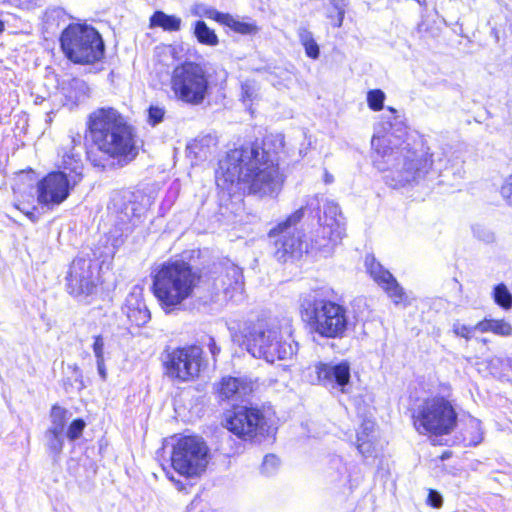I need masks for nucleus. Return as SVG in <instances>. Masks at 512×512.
Listing matches in <instances>:
<instances>
[{"label": "nucleus", "mask_w": 512, "mask_h": 512, "mask_svg": "<svg viewBox=\"0 0 512 512\" xmlns=\"http://www.w3.org/2000/svg\"><path fill=\"white\" fill-rule=\"evenodd\" d=\"M408 128L404 120L394 108L389 107L381 115V120L374 128L371 146L374 149V165L385 172V183L394 189L418 184L430 169L437 171L440 176L452 174L460 179L463 177V163H451L450 159L443 161L438 153L418 154L411 151L406 144Z\"/></svg>", "instance_id": "1"}, {"label": "nucleus", "mask_w": 512, "mask_h": 512, "mask_svg": "<svg viewBox=\"0 0 512 512\" xmlns=\"http://www.w3.org/2000/svg\"><path fill=\"white\" fill-rule=\"evenodd\" d=\"M243 184L249 193L260 197H276L283 186L277 156L268 142H249L230 150L219 162L217 181Z\"/></svg>", "instance_id": "2"}, {"label": "nucleus", "mask_w": 512, "mask_h": 512, "mask_svg": "<svg viewBox=\"0 0 512 512\" xmlns=\"http://www.w3.org/2000/svg\"><path fill=\"white\" fill-rule=\"evenodd\" d=\"M87 131L94 145L109 156L125 163L136 158L138 148L134 128L115 108L101 107L90 113Z\"/></svg>", "instance_id": "3"}, {"label": "nucleus", "mask_w": 512, "mask_h": 512, "mask_svg": "<svg viewBox=\"0 0 512 512\" xmlns=\"http://www.w3.org/2000/svg\"><path fill=\"white\" fill-rule=\"evenodd\" d=\"M244 345L254 357L268 363L289 360L297 353L298 344L292 338V325L289 319L258 320L243 330Z\"/></svg>", "instance_id": "4"}, {"label": "nucleus", "mask_w": 512, "mask_h": 512, "mask_svg": "<svg viewBox=\"0 0 512 512\" xmlns=\"http://www.w3.org/2000/svg\"><path fill=\"white\" fill-rule=\"evenodd\" d=\"M199 281L200 275L187 262L168 261L155 271L152 289L162 310L170 314L184 308Z\"/></svg>", "instance_id": "5"}, {"label": "nucleus", "mask_w": 512, "mask_h": 512, "mask_svg": "<svg viewBox=\"0 0 512 512\" xmlns=\"http://www.w3.org/2000/svg\"><path fill=\"white\" fill-rule=\"evenodd\" d=\"M81 144V135L72 136L64 148L62 167L65 171L47 174L37 184V201L42 206L53 209L63 203L71 190L82 180L83 162L76 146Z\"/></svg>", "instance_id": "6"}, {"label": "nucleus", "mask_w": 512, "mask_h": 512, "mask_svg": "<svg viewBox=\"0 0 512 512\" xmlns=\"http://www.w3.org/2000/svg\"><path fill=\"white\" fill-rule=\"evenodd\" d=\"M300 310L315 332L323 337H342L347 329L346 309L323 297L319 289L300 296Z\"/></svg>", "instance_id": "7"}, {"label": "nucleus", "mask_w": 512, "mask_h": 512, "mask_svg": "<svg viewBox=\"0 0 512 512\" xmlns=\"http://www.w3.org/2000/svg\"><path fill=\"white\" fill-rule=\"evenodd\" d=\"M305 211L315 212L319 228L311 239L312 249L328 256L345 235V221L339 205L323 195H313L307 199Z\"/></svg>", "instance_id": "8"}, {"label": "nucleus", "mask_w": 512, "mask_h": 512, "mask_svg": "<svg viewBox=\"0 0 512 512\" xmlns=\"http://www.w3.org/2000/svg\"><path fill=\"white\" fill-rule=\"evenodd\" d=\"M65 56L74 63L92 64L104 56V42L99 32L87 24H70L60 37Z\"/></svg>", "instance_id": "9"}, {"label": "nucleus", "mask_w": 512, "mask_h": 512, "mask_svg": "<svg viewBox=\"0 0 512 512\" xmlns=\"http://www.w3.org/2000/svg\"><path fill=\"white\" fill-rule=\"evenodd\" d=\"M412 419L420 434L447 435L457 423V413L452 403L442 396L424 399L413 410Z\"/></svg>", "instance_id": "10"}, {"label": "nucleus", "mask_w": 512, "mask_h": 512, "mask_svg": "<svg viewBox=\"0 0 512 512\" xmlns=\"http://www.w3.org/2000/svg\"><path fill=\"white\" fill-rule=\"evenodd\" d=\"M170 85L179 101L193 106L202 104L209 94L208 75L201 65L194 62L176 66Z\"/></svg>", "instance_id": "11"}, {"label": "nucleus", "mask_w": 512, "mask_h": 512, "mask_svg": "<svg viewBox=\"0 0 512 512\" xmlns=\"http://www.w3.org/2000/svg\"><path fill=\"white\" fill-rule=\"evenodd\" d=\"M304 216V209L299 208L287 219L270 230L269 237L275 239V256L279 261L286 262L290 258H299L304 253H319L312 249L311 242L302 240L301 232L295 225Z\"/></svg>", "instance_id": "12"}, {"label": "nucleus", "mask_w": 512, "mask_h": 512, "mask_svg": "<svg viewBox=\"0 0 512 512\" xmlns=\"http://www.w3.org/2000/svg\"><path fill=\"white\" fill-rule=\"evenodd\" d=\"M208 463V447L197 436L177 440L171 452V465L180 475L193 477L203 472Z\"/></svg>", "instance_id": "13"}, {"label": "nucleus", "mask_w": 512, "mask_h": 512, "mask_svg": "<svg viewBox=\"0 0 512 512\" xmlns=\"http://www.w3.org/2000/svg\"><path fill=\"white\" fill-rule=\"evenodd\" d=\"M225 427L244 441L269 435L271 424L264 411L254 406H237L225 417Z\"/></svg>", "instance_id": "14"}, {"label": "nucleus", "mask_w": 512, "mask_h": 512, "mask_svg": "<svg viewBox=\"0 0 512 512\" xmlns=\"http://www.w3.org/2000/svg\"><path fill=\"white\" fill-rule=\"evenodd\" d=\"M202 355L203 349L197 345L174 349L164 360L165 374L179 382L194 380L204 365Z\"/></svg>", "instance_id": "15"}, {"label": "nucleus", "mask_w": 512, "mask_h": 512, "mask_svg": "<svg viewBox=\"0 0 512 512\" xmlns=\"http://www.w3.org/2000/svg\"><path fill=\"white\" fill-rule=\"evenodd\" d=\"M350 371V364L347 361L316 362L306 369L305 377L309 383L321 385L331 392L347 393L350 387Z\"/></svg>", "instance_id": "16"}, {"label": "nucleus", "mask_w": 512, "mask_h": 512, "mask_svg": "<svg viewBox=\"0 0 512 512\" xmlns=\"http://www.w3.org/2000/svg\"><path fill=\"white\" fill-rule=\"evenodd\" d=\"M108 209L115 215V223L122 233L136 226L145 213L144 207L132 200V194L117 192L112 196Z\"/></svg>", "instance_id": "17"}, {"label": "nucleus", "mask_w": 512, "mask_h": 512, "mask_svg": "<svg viewBox=\"0 0 512 512\" xmlns=\"http://www.w3.org/2000/svg\"><path fill=\"white\" fill-rule=\"evenodd\" d=\"M66 280L70 294L74 296L91 294L95 288L93 261L84 257L74 259Z\"/></svg>", "instance_id": "18"}, {"label": "nucleus", "mask_w": 512, "mask_h": 512, "mask_svg": "<svg viewBox=\"0 0 512 512\" xmlns=\"http://www.w3.org/2000/svg\"><path fill=\"white\" fill-rule=\"evenodd\" d=\"M365 266L371 278L382 287L394 304L399 305L406 302L404 289L394 276L376 261L373 255H366Z\"/></svg>", "instance_id": "19"}, {"label": "nucleus", "mask_w": 512, "mask_h": 512, "mask_svg": "<svg viewBox=\"0 0 512 512\" xmlns=\"http://www.w3.org/2000/svg\"><path fill=\"white\" fill-rule=\"evenodd\" d=\"M123 311L129 321L139 327L148 323L151 318L150 311L141 297L140 290H134L127 296Z\"/></svg>", "instance_id": "20"}, {"label": "nucleus", "mask_w": 512, "mask_h": 512, "mask_svg": "<svg viewBox=\"0 0 512 512\" xmlns=\"http://www.w3.org/2000/svg\"><path fill=\"white\" fill-rule=\"evenodd\" d=\"M252 391L251 382L239 377H223L218 392L222 399L238 400Z\"/></svg>", "instance_id": "21"}, {"label": "nucleus", "mask_w": 512, "mask_h": 512, "mask_svg": "<svg viewBox=\"0 0 512 512\" xmlns=\"http://www.w3.org/2000/svg\"><path fill=\"white\" fill-rule=\"evenodd\" d=\"M374 430L375 423L371 419H364L357 430L356 447L364 457L370 456L374 451Z\"/></svg>", "instance_id": "22"}, {"label": "nucleus", "mask_w": 512, "mask_h": 512, "mask_svg": "<svg viewBox=\"0 0 512 512\" xmlns=\"http://www.w3.org/2000/svg\"><path fill=\"white\" fill-rule=\"evenodd\" d=\"M217 145V138L211 134L198 136L187 145V150L198 160H205Z\"/></svg>", "instance_id": "23"}, {"label": "nucleus", "mask_w": 512, "mask_h": 512, "mask_svg": "<svg viewBox=\"0 0 512 512\" xmlns=\"http://www.w3.org/2000/svg\"><path fill=\"white\" fill-rule=\"evenodd\" d=\"M222 290L225 294L230 291L242 293L243 291V274L242 270L235 265H230L226 268V273L221 278Z\"/></svg>", "instance_id": "24"}, {"label": "nucleus", "mask_w": 512, "mask_h": 512, "mask_svg": "<svg viewBox=\"0 0 512 512\" xmlns=\"http://www.w3.org/2000/svg\"><path fill=\"white\" fill-rule=\"evenodd\" d=\"M182 20L175 15H168L163 11H156L150 17V27H161L164 31L176 32L181 29Z\"/></svg>", "instance_id": "25"}, {"label": "nucleus", "mask_w": 512, "mask_h": 512, "mask_svg": "<svg viewBox=\"0 0 512 512\" xmlns=\"http://www.w3.org/2000/svg\"><path fill=\"white\" fill-rule=\"evenodd\" d=\"M475 328L482 333L492 332L503 337L512 335V325L504 319H484L477 323Z\"/></svg>", "instance_id": "26"}, {"label": "nucleus", "mask_w": 512, "mask_h": 512, "mask_svg": "<svg viewBox=\"0 0 512 512\" xmlns=\"http://www.w3.org/2000/svg\"><path fill=\"white\" fill-rule=\"evenodd\" d=\"M70 413L63 407L54 405L50 412V426L48 431L64 434Z\"/></svg>", "instance_id": "27"}, {"label": "nucleus", "mask_w": 512, "mask_h": 512, "mask_svg": "<svg viewBox=\"0 0 512 512\" xmlns=\"http://www.w3.org/2000/svg\"><path fill=\"white\" fill-rule=\"evenodd\" d=\"M220 23L243 35L255 34L258 31V28L254 23L240 21L227 13L223 14Z\"/></svg>", "instance_id": "28"}, {"label": "nucleus", "mask_w": 512, "mask_h": 512, "mask_svg": "<svg viewBox=\"0 0 512 512\" xmlns=\"http://www.w3.org/2000/svg\"><path fill=\"white\" fill-rule=\"evenodd\" d=\"M194 34L197 40L205 45L215 46L218 44V37L215 32L210 29L204 21H197L195 24Z\"/></svg>", "instance_id": "29"}, {"label": "nucleus", "mask_w": 512, "mask_h": 512, "mask_svg": "<svg viewBox=\"0 0 512 512\" xmlns=\"http://www.w3.org/2000/svg\"><path fill=\"white\" fill-rule=\"evenodd\" d=\"M45 446L53 458L58 457L64 446V434L46 430Z\"/></svg>", "instance_id": "30"}, {"label": "nucleus", "mask_w": 512, "mask_h": 512, "mask_svg": "<svg viewBox=\"0 0 512 512\" xmlns=\"http://www.w3.org/2000/svg\"><path fill=\"white\" fill-rule=\"evenodd\" d=\"M464 440L467 441L468 446H477L482 442L483 432L481 422L478 419L472 418L469 420Z\"/></svg>", "instance_id": "31"}, {"label": "nucleus", "mask_w": 512, "mask_h": 512, "mask_svg": "<svg viewBox=\"0 0 512 512\" xmlns=\"http://www.w3.org/2000/svg\"><path fill=\"white\" fill-rule=\"evenodd\" d=\"M494 302L504 310L512 308V294L504 283L496 285L492 292Z\"/></svg>", "instance_id": "32"}, {"label": "nucleus", "mask_w": 512, "mask_h": 512, "mask_svg": "<svg viewBox=\"0 0 512 512\" xmlns=\"http://www.w3.org/2000/svg\"><path fill=\"white\" fill-rule=\"evenodd\" d=\"M259 85L255 80L247 79L241 83V100L244 104H251L258 99Z\"/></svg>", "instance_id": "33"}, {"label": "nucleus", "mask_w": 512, "mask_h": 512, "mask_svg": "<svg viewBox=\"0 0 512 512\" xmlns=\"http://www.w3.org/2000/svg\"><path fill=\"white\" fill-rule=\"evenodd\" d=\"M192 13L195 16L206 17V18H209V19H213V20H216L219 23H220V21H221V19L223 17V14H224V13H221V12L217 11L216 9H214L212 7H208V6L204 5V4H196L192 8Z\"/></svg>", "instance_id": "34"}, {"label": "nucleus", "mask_w": 512, "mask_h": 512, "mask_svg": "<svg viewBox=\"0 0 512 512\" xmlns=\"http://www.w3.org/2000/svg\"><path fill=\"white\" fill-rule=\"evenodd\" d=\"M385 93L380 89L370 90L367 93V103L371 110L380 111L384 106Z\"/></svg>", "instance_id": "35"}, {"label": "nucleus", "mask_w": 512, "mask_h": 512, "mask_svg": "<svg viewBox=\"0 0 512 512\" xmlns=\"http://www.w3.org/2000/svg\"><path fill=\"white\" fill-rule=\"evenodd\" d=\"M147 112V121L153 127L163 122L166 114L165 108L159 105H150Z\"/></svg>", "instance_id": "36"}, {"label": "nucleus", "mask_w": 512, "mask_h": 512, "mask_svg": "<svg viewBox=\"0 0 512 512\" xmlns=\"http://www.w3.org/2000/svg\"><path fill=\"white\" fill-rule=\"evenodd\" d=\"M86 426L83 419H74L67 428L66 436L69 440L74 441L78 439Z\"/></svg>", "instance_id": "37"}, {"label": "nucleus", "mask_w": 512, "mask_h": 512, "mask_svg": "<svg viewBox=\"0 0 512 512\" xmlns=\"http://www.w3.org/2000/svg\"><path fill=\"white\" fill-rule=\"evenodd\" d=\"M280 465V460L276 455L269 454L264 457L262 462L261 471L265 475L274 474Z\"/></svg>", "instance_id": "38"}, {"label": "nucleus", "mask_w": 512, "mask_h": 512, "mask_svg": "<svg viewBox=\"0 0 512 512\" xmlns=\"http://www.w3.org/2000/svg\"><path fill=\"white\" fill-rule=\"evenodd\" d=\"M200 343L202 346L207 347L212 357L215 359L220 353L221 349L217 345L216 340L211 335H204L201 337Z\"/></svg>", "instance_id": "39"}, {"label": "nucleus", "mask_w": 512, "mask_h": 512, "mask_svg": "<svg viewBox=\"0 0 512 512\" xmlns=\"http://www.w3.org/2000/svg\"><path fill=\"white\" fill-rule=\"evenodd\" d=\"M477 330L474 327L472 326H468V325H465V324H461L459 322H456L453 324V331L454 333L457 335V336H460V337H463L467 340L471 339L472 336H473V332Z\"/></svg>", "instance_id": "40"}, {"label": "nucleus", "mask_w": 512, "mask_h": 512, "mask_svg": "<svg viewBox=\"0 0 512 512\" xmlns=\"http://www.w3.org/2000/svg\"><path fill=\"white\" fill-rule=\"evenodd\" d=\"M328 1L330 4V7H332L335 11H338L337 24H343L346 7L348 5V0H328Z\"/></svg>", "instance_id": "41"}, {"label": "nucleus", "mask_w": 512, "mask_h": 512, "mask_svg": "<svg viewBox=\"0 0 512 512\" xmlns=\"http://www.w3.org/2000/svg\"><path fill=\"white\" fill-rule=\"evenodd\" d=\"M93 353L96 360L105 359L104 357V339L101 335L94 337L92 345Z\"/></svg>", "instance_id": "42"}, {"label": "nucleus", "mask_w": 512, "mask_h": 512, "mask_svg": "<svg viewBox=\"0 0 512 512\" xmlns=\"http://www.w3.org/2000/svg\"><path fill=\"white\" fill-rule=\"evenodd\" d=\"M503 199L512 206V175L508 176L501 187Z\"/></svg>", "instance_id": "43"}, {"label": "nucleus", "mask_w": 512, "mask_h": 512, "mask_svg": "<svg viewBox=\"0 0 512 512\" xmlns=\"http://www.w3.org/2000/svg\"><path fill=\"white\" fill-rule=\"evenodd\" d=\"M304 48H305V53L308 57H310L312 59H317L319 57L320 49L315 40L304 45Z\"/></svg>", "instance_id": "44"}, {"label": "nucleus", "mask_w": 512, "mask_h": 512, "mask_svg": "<svg viewBox=\"0 0 512 512\" xmlns=\"http://www.w3.org/2000/svg\"><path fill=\"white\" fill-rule=\"evenodd\" d=\"M443 498L440 493L435 490H430L428 494V504L434 508L442 506Z\"/></svg>", "instance_id": "45"}, {"label": "nucleus", "mask_w": 512, "mask_h": 512, "mask_svg": "<svg viewBox=\"0 0 512 512\" xmlns=\"http://www.w3.org/2000/svg\"><path fill=\"white\" fill-rule=\"evenodd\" d=\"M298 37H299V40L301 42V44L304 46L306 45L307 43H310L311 41L314 40V37H313V34L311 31H309L307 28L305 27H300L298 29Z\"/></svg>", "instance_id": "46"}, {"label": "nucleus", "mask_w": 512, "mask_h": 512, "mask_svg": "<svg viewBox=\"0 0 512 512\" xmlns=\"http://www.w3.org/2000/svg\"><path fill=\"white\" fill-rule=\"evenodd\" d=\"M69 368L72 370L75 382L78 383V389L81 390L85 388L84 382H83V375L80 370V368L77 365L69 366Z\"/></svg>", "instance_id": "47"}, {"label": "nucleus", "mask_w": 512, "mask_h": 512, "mask_svg": "<svg viewBox=\"0 0 512 512\" xmlns=\"http://www.w3.org/2000/svg\"><path fill=\"white\" fill-rule=\"evenodd\" d=\"M338 11H335L332 7H329L326 11V17L329 19L331 25L336 28H340L342 24H337L338 22Z\"/></svg>", "instance_id": "48"}, {"label": "nucleus", "mask_w": 512, "mask_h": 512, "mask_svg": "<svg viewBox=\"0 0 512 512\" xmlns=\"http://www.w3.org/2000/svg\"><path fill=\"white\" fill-rule=\"evenodd\" d=\"M71 86L79 90L83 97L87 95L88 86L83 80L73 79L71 82Z\"/></svg>", "instance_id": "49"}, {"label": "nucleus", "mask_w": 512, "mask_h": 512, "mask_svg": "<svg viewBox=\"0 0 512 512\" xmlns=\"http://www.w3.org/2000/svg\"><path fill=\"white\" fill-rule=\"evenodd\" d=\"M97 370L100 378L105 381L107 379V370L105 366V359L96 360Z\"/></svg>", "instance_id": "50"}, {"label": "nucleus", "mask_w": 512, "mask_h": 512, "mask_svg": "<svg viewBox=\"0 0 512 512\" xmlns=\"http://www.w3.org/2000/svg\"><path fill=\"white\" fill-rule=\"evenodd\" d=\"M474 234L485 242H491L494 239V235L490 231H483V234H480V230L474 228Z\"/></svg>", "instance_id": "51"}, {"label": "nucleus", "mask_w": 512, "mask_h": 512, "mask_svg": "<svg viewBox=\"0 0 512 512\" xmlns=\"http://www.w3.org/2000/svg\"><path fill=\"white\" fill-rule=\"evenodd\" d=\"M324 181L327 184L332 183L333 182V176L331 174H329L328 172H325Z\"/></svg>", "instance_id": "52"}, {"label": "nucleus", "mask_w": 512, "mask_h": 512, "mask_svg": "<svg viewBox=\"0 0 512 512\" xmlns=\"http://www.w3.org/2000/svg\"><path fill=\"white\" fill-rule=\"evenodd\" d=\"M285 76H286V77L284 78V80H285L286 82H291V80H292L291 74H290V73H288V72H285Z\"/></svg>", "instance_id": "53"}, {"label": "nucleus", "mask_w": 512, "mask_h": 512, "mask_svg": "<svg viewBox=\"0 0 512 512\" xmlns=\"http://www.w3.org/2000/svg\"><path fill=\"white\" fill-rule=\"evenodd\" d=\"M5 29V24L3 21L0 20V34L4 31Z\"/></svg>", "instance_id": "54"}, {"label": "nucleus", "mask_w": 512, "mask_h": 512, "mask_svg": "<svg viewBox=\"0 0 512 512\" xmlns=\"http://www.w3.org/2000/svg\"><path fill=\"white\" fill-rule=\"evenodd\" d=\"M93 163H94V166H99V164H98V163H96V161H95V160H93Z\"/></svg>", "instance_id": "55"}, {"label": "nucleus", "mask_w": 512, "mask_h": 512, "mask_svg": "<svg viewBox=\"0 0 512 512\" xmlns=\"http://www.w3.org/2000/svg\"><path fill=\"white\" fill-rule=\"evenodd\" d=\"M419 4H421V0H416Z\"/></svg>", "instance_id": "56"}]
</instances>
